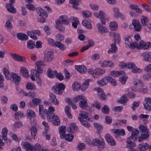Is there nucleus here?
I'll use <instances>...</instances> for the list:
<instances>
[{"label":"nucleus","instance_id":"f257e3e1","mask_svg":"<svg viewBox=\"0 0 151 151\" xmlns=\"http://www.w3.org/2000/svg\"><path fill=\"white\" fill-rule=\"evenodd\" d=\"M132 42L130 37H128L125 38V44L126 46L129 47L131 48L147 49L151 47V43L150 42H145L143 40H140L139 44L138 42H134L132 43Z\"/></svg>","mask_w":151,"mask_h":151},{"label":"nucleus","instance_id":"f03ea898","mask_svg":"<svg viewBox=\"0 0 151 151\" xmlns=\"http://www.w3.org/2000/svg\"><path fill=\"white\" fill-rule=\"evenodd\" d=\"M55 111V109L52 106H49L47 111H46L45 115H46L47 119L48 121L52 120L53 125H59L60 124V121L59 117L55 116L53 112Z\"/></svg>","mask_w":151,"mask_h":151},{"label":"nucleus","instance_id":"7ed1b4c3","mask_svg":"<svg viewBox=\"0 0 151 151\" xmlns=\"http://www.w3.org/2000/svg\"><path fill=\"white\" fill-rule=\"evenodd\" d=\"M139 127L141 133V134L138 139V142H140L149 137V132L147 127L142 124H140Z\"/></svg>","mask_w":151,"mask_h":151},{"label":"nucleus","instance_id":"20e7f679","mask_svg":"<svg viewBox=\"0 0 151 151\" xmlns=\"http://www.w3.org/2000/svg\"><path fill=\"white\" fill-rule=\"evenodd\" d=\"M62 24H68V18L66 16H61L56 22V27L57 29L60 31H63L64 30V28L62 25Z\"/></svg>","mask_w":151,"mask_h":151},{"label":"nucleus","instance_id":"39448f33","mask_svg":"<svg viewBox=\"0 0 151 151\" xmlns=\"http://www.w3.org/2000/svg\"><path fill=\"white\" fill-rule=\"evenodd\" d=\"M65 86L63 83L59 84L57 86H54L52 88V90L54 92L59 95H61L62 93V91L65 89Z\"/></svg>","mask_w":151,"mask_h":151},{"label":"nucleus","instance_id":"423d86ee","mask_svg":"<svg viewBox=\"0 0 151 151\" xmlns=\"http://www.w3.org/2000/svg\"><path fill=\"white\" fill-rule=\"evenodd\" d=\"M53 53L52 51L50 50H45L44 53V59L48 62L51 61L53 58Z\"/></svg>","mask_w":151,"mask_h":151},{"label":"nucleus","instance_id":"0eeeda50","mask_svg":"<svg viewBox=\"0 0 151 151\" xmlns=\"http://www.w3.org/2000/svg\"><path fill=\"white\" fill-rule=\"evenodd\" d=\"M111 78V76L109 75L104 77L103 79L97 81V83L101 86H104L107 84Z\"/></svg>","mask_w":151,"mask_h":151},{"label":"nucleus","instance_id":"6e6552de","mask_svg":"<svg viewBox=\"0 0 151 151\" xmlns=\"http://www.w3.org/2000/svg\"><path fill=\"white\" fill-rule=\"evenodd\" d=\"M94 16L97 18H100L101 19V22L102 24H105V20L104 14L103 12L100 11L99 13L95 12L93 14Z\"/></svg>","mask_w":151,"mask_h":151},{"label":"nucleus","instance_id":"1a4fd4ad","mask_svg":"<svg viewBox=\"0 0 151 151\" xmlns=\"http://www.w3.org/2000/svg\"><path fill=\"white\" fill-rule=\"evenodd\" d=\"M23 146L26 151H36L35 145L33 146L29 143L25 142L23 143Z\"/></svg>","mask_w":151,"mask_h":151},{"label":"nucleus","instance_id":"9d476101","mask_svg":"<svg viewBox=\"0 0 151 151\" xmlns=\"http://www.w3.org/2000/svg\"><path fill=\"white\" fill-rule=\"evenodd\" d=\"M145 101L143 103L144 108L147 111L151 110V106L148 104H151V98L150 97L145 98Z\"/></svg>","mask_w":151,"mask_h":151},{"label":"nucleus","instance_id":"9b49d317","mask_svg":"<svg viewBox=\"0 0 151 151\" xmlns=\"http://www.w3.org/2000/svg\"><path fill=\"white\" fill-rule=\"evenodd\" d=\"M11 56L13 59L15 61L21 62L25 61V59L24 57L17 54L12 53L11 54Z\"/></svg>","mask_w":151,"mask_h":151},{"label":"nucleus","instance_id":"f8f14e48","mask_svg":"<svg viewBox=\"0 0 151 151\" xmlns=\"http://www.w3.org/2000/svg\"><path fill=\"white\" fill-rule=\"evenodd\" d=\"M105 138L106 141L110 145L114 146L116 145L115 141L110 134H106L105 136Z\"/></svg>","mask_w":151,"mask_h":151},{"label":"nucleus","instance_id":"ddd939ff","mask_svg":"<svg viewBox=\"0 0 151 151\" xmlns=\"http://www.w3.org/2000/svg\"><path fill=\"white\" fill-rule=\"evenodd\" d=\"M132 24L134 30L137 31H140L141 30V25L138 20H134L132 22Z\"/></svg>","mask_w":151,"mask_h":151},{"label":"nucleus","instance_id":"4468645a","mask_svg":"<svg viewBox=\"0 0 151 151\" xmlns=\"http://www.w3.org/2000/svg\"><path fill=\"white\" fill-rule=\"evenodd\" d=\"M139 131L137 129H134L133 130V132L132 133L131 136L129 138L131 139L134 140H135L139 137Z\"/></svg>","mask_w":151,"mask_h":151},{"label":"nucleus","instance_id":"2eb2a0df","mask_svg":"<svg viewBox=\"0 0 151 151\" xmlns=\"http://www.w3.org/2000/svg\"><path fill=\"white\" fill-rule=\"evenodd\" d=\"M143 57V60L145 61L151 63V52H145L142 54Z\"/></svg>","mask_w":151,"mask_h":151},{"label":"nucleus","instance_id":"dca6fc26","mask_svg":"<svg viewBox=\"0 0 151 151\" xmlns=\"http://www.w3.org/2000/svg\"><path fill=\"white\" fill-rule=\"evenodd\" d=\"M98 31L101 33H104L108 32V29L105 26H102L100 23H98L96 25Z\"/></svg>","mask_w":151,"mask_h":151},{"label":"nucleus","instance_id":"f3484780","mask_svg":"<svg viewBox=\"0 0 151 151\" xmlns=\"http://www.w3.org/2000/svg\"><path fill=\"white\" fill-rule=\"evenodd\" d=\"M36 10L38 15L42 17L47 18V14L45 11L42 8L38 7L36 9Z\"/></svg>","mask_w":151,"mask_h":151},{"label":"nucleus","instance_id":"a211bd4d","mask_svg":"<svg viewBox=\"0 0 151 151\" xmlns=\"http://www.w3.org/2000/svg\"><path fill=\"white\" fill-rule=\"evenodd\" d=\"M77 127L76 123L72 122L70 125L69 127L67 128V130L68 132H74L76 131Z\"/></svg>","mask_w":151,"mask_h":151},{"label":"nucleus","instance_id":"6ab92c4d","mask_svg":"<svg viewBox=\"0 0 151 151\" xmlns=\"http://www.w3.org/2000/svg\"><path fill=\"white\" fill-rule=\"evenodd\" d=\"M97 91L99 98L102 100L105 99L106 98V96L105 95L104 91L101 88H100L98 89Z\"/></svg>","mask_w":151,"mask_h":151},{"label":"nucleus","instance_id":"aec40b11","mask_svg":"<svg viewBox=\"0 0 151 151\" xmlns=\"http://www.w3.org/2000/svg\"><path fill=\"white\" fill-rule=\"evenodd\" d=\"M39 114L40 116L43 119L45 118V114L46 111H47V110H44V108L42 105H39Z\"/></svg>","mask_w":151,"mask_h":151},{"label":"nucleus","instance_id":"412c9836","mask_svg":"<svg viewBox=\"0 0 151 151\" xmlns=\"http://www.w3.org/2000/svg\"><path fill=\"white\" fill-rule=\"evenodd\" d=\"M149 148L148 144L145 142L140 144L139 145V151H145Z\"/></svg>","mask_w":151,"mask_h":151},{"label":"nucleus","instance_id":"4be33fe9","mask_svg":"<svg viewBox=\"0 0 151 151\" xmlns=\"http://www.w3.org/2000/svg\"><path fill=\"white\" fill-rule=\"evenodd\" d=\"M11 76L13 79V81L16 83H18L21 80V77L16 73H12Z\"/></svg>","mask_w":151,"mask_h":151},{"label":"nucleus","instance_id":"5701e85b","mask_svg":"<svg viewBox=\"0 0 151 151\" xmlns=\"http://www.w3.org/2000/svg\"><path fill=\"white\" fill-rule=\"evenodd\" d=\"M129 8L131 9L135 10L136 12L138 14H141L142 13V10L136 4H131L129 6Z\"/></svg>","mask_w":151,"mask_h":151},{"label":"nucleus","instance_id":"b1692460","mask_svg":"<svg viewBox=\"0 0 151 151\" xmlns=\"http://www.w3.org/2000/svg\"><path fill=\"white\" fill-rule=\"evenodd\" d=\"M75 68L79 73H83L87 71L86 68L83 65H77L75 66Z\"/></svg>","mask_w":151,"mask_h":151},{"label":"nucleus","instance_id":"393cba45","mask_svg":"<svg viewBox=\"0 0 151 151\" xmlns=\"http://www.w3.org/2000/svg\"><path fill=\"white\" fill-rule=\"evenodd\" d=\"M91 80V79H87L85 80L82 85L80 86V88L83 91H85L88 87L89 82Z\"/></svg>","mask_w":151,"mask_h":151},{"label":"nucleus","instance_id":"a878e982","mask_svg":"<svg viewBox=\"0 0 151 151\" xmlns=\"http://www.w3.org/2000/svg\"><path fill=\"white\" fill-rule=\"evenodd\" d=\"M101 66L102 67H111L113 65V63L111 61H104L100 63Z\"/></svg>","mask_w":151,"mask_h":151},{"label":"nucleus","instance_id":"bb28decb","mask_svg":"<svg viewBox=\"0 0 151 151\" xmlns=\"http://www.w3.org/2000/svg\"><path fill=\"white\" fill-rule=\"evenodd\" d=\"M7 10L9 12L13 14L16 13V10L13 6V5L11 4H7L6 5Z\"/></svg>","mask_w":151,"mask_h":151},{"label":"nucleus","instance_id":"cd10ccee","mask_svg":"<svg viewBox=\"0 0 151 151\" xmlns=\"http://www.w3.org/2000/svg\"><path fill=\"white\" fill-rule=\"evenodd\" d=\"M28 35L32 39L36 40L37 39V37L35 35V34L36 33L38 35H40V32L38 31L34 33L32 31H28L27 32Z\"/></svg>","mask_w":151,"mask_h":151},{"label":"nucleus","instance_id":"c85d7f7f","mask_svg":"<svg viewBox=\"0 0 151 151\" xmlns=\"http://www.w3.org/2000/svg\"><path fill=\"white\" fill-rule=\"evenodd\" d=\"M8 132V129L5 127L3 128L1 132V137L3 140L6 141L7 139V135Z\"/></svg>","mask_w":151,"mask_h":151},{"label":"nucleus","instance_id":"c756f323","mask_svg":"<svg viewBox=\"0 0 151 151\" xmlns=\"http://www.w3.org/2000/svg\"><path fill=\"white\" fill-rule=\"evenodd\" d=\"M57 73V71L55 70L53 71L51 69L48 68L47 70V75L48 77L50 78H53L55 76Z\"/></svg>","mask_w":151,"mask_h":151},{"label":"nucleus","instance_id":"7c9ffc66","mask_svg":"<svg viewBox=\"0 0 151 151\" xmlns=\"http://www.w3.org/2000/svg\"><path fill=\"white\" fill-rule=\"evenodd\" d=\"M55 46L62 51L65 50L66 49L65 45L60 41H56V43H55Z\"/></svg>","mask_w":151,"mask_h":151},{"label":"nucleus","instance_id":"2f4dec72","mask_svg":"<svg viewBox=\"0 0 151 151\" xmlns=\"http://www.w3.org/2000/svg\"><path fill=\"white\" fill-rule=\"evenodd\" d=\"M17 35L18 39L22 41L26 40L28 39V36L25 34L19 33L17 34Z\"/></svg>","mask_w":151,"mask_h":151},{"label":"nucleus","instance_id":"473e14b6","mask_svg":"<svg viewBox=\"0 0 151 151\" xmlns=\"http://www.w3.org/2000/svg\"><path fill=\"white\" fill-rule=\"evenodd\" d=\"M50 99L52 103L56 105H58L59 104V101L56 98L55 96L52 94H50Z\"/></svg>","mask_w":151,"mask_h":151},{"label":"nucleus","instance_id":"72a5a7b5","mask_svg":"<svg viewBox=\"0 0 151 151\" xmlns=\"http://www.w3.org/2000/svg\"><path fill=\"white\" fill-rule=\"evenodd\" d=\"M66 130V127L65 126H61L60 127V138L61 139L64 138Z\"/></svg>","mask_w":151,"mask_h":151},{"label":"nucleus","instance_id":"f704fd0d","mask_svg":"<svg viewBox=\"0 0 151 151\" xmlns=\"http://www.w3.org/2000/svg\"><path fill=\"white\" fill-rule=\"evenodd\" d=\"M31 72L33 74H35V76L37 78L36 79V81L37 82V84L39 86H40L41 85V81L38 75L36 73V71L35 70L32 69L31 70Z\"/></svg>","mask_w":151,"mask_h":151},{"label":"nucleus","instance_id":"c9c22d12","mask_svg":"<svg viewBox=\"0 0 151 151\" xmlns=\"http://www.w3.org/2000/svg\"><path fill=\"white\" fill-rule=\"evenodd\" d=\"M27 47L28 49H32L35 47V45L34 41L29 40L27 42Z\"/></svg>","mask_w":151,"mask_h":151},{"label":"nucleus","instance_id":"e433bc0d","mask_svg":"<svg viewBox=\"0 0 151 151\" xmlns=\"http://www.w3.org/2000/svg\"><path fill=\"white\" fill-rule=\"evenodd\" d=\"M27 115L28 118L30 119L32 117L34 118L36 116L35 112L31 109H28L27 111Z\"/></svg>","mask_w":151,"mask_h":151},{"label":"nucleus","instance_id":"4c0bfd02","mask_svg":"<svg viewBox=\"0 0 151 151\" xmlns=\"http://www.w3.org/2000/svg\"><path fill=\"white\" fill-rule=\"evenodd\" d=\"M132 140V139L128 138L126 141V143L127 144V147L132 149V148L135 145V143L131 141Z\"/></svg>","mask_w":151,"mask_h":151},{"label":"nucleus","instance_id":"58836bf2","mask_svg":"<svg viewBox=\"0 0 151 151\" xmlns=\"http://www.w3.org/2000/svg\"><path fill=\"white\" fill-rule=\"evenodd\" d=\"M30 129L32 137L34 139L37 132V129L35 126H32Z\"/></svg>","mask_w":151,"mask_h":151},{"label":"nucleus","instance_id":"ea45409f","mask_svg":"<svg viewBox=\"0 0 151 151\" xmlns=\"http://www.w3.org/2000/svg\"><path fill=\"white\" fill-rule=\"evenodd\" d=\"M80 107L83 109H85L87 106V100L86 99H83L80 101L79 104Z\"/></svg>","mask_w":151,"mask_h":151},{"label":"nucleus","instance_id":"a19ab883","mask_svg":"<svg viewBox=\"0 0 151 151\" xmlns=\"http://www.w3.org/2000/svg\"><path fill=\"white\" fill-rule=\"evenodd\" d=\"M110 75L114 77H117L120 75L124 74V72L122 71H113L111 72Z\"/></svg>","mask_w":151,"mask_h":151},{"label":"nucleus","instance_id":"79ce46f5","mask_svg":"<svg viewBox=\"0 0 151 151\" xmlns=\"http://www.w3.org/2000/svg\"><path fill=\"white\" fill-rule=\"evenodd\" d=\"M82 24L87 28L90 29L91 27L90 22L86 19H84L82 22Z\"/></svg>","mask_w":151,"mask_h":151},{"label":"nucleus","instance_id":"37998d69","mask_svg":"<svg viewBox=\"0 0 151 151\" xmlns=\"http://www.w3.org/2000/svg\"><path fill=\"white\" fill-rule=\"evenodd\" d=\"M78 119L82 124L85 127L88 128L90 127V124L87 121L84 120L81 117H78Z\"/></svg>","mask_w":151,"mask_h":151},{"label":"nucleus","instance_id":"c03bdc74","mask_svg":"<svg viewBox=\"0 0 151 151\" xmlns=\"http://www.w3.org/2000/svg\"><path fill=\"white\" fill-rule=\"evenodd\" d=\"M20 72L22 75L25 77H27L28 75V71L26 68L24 67H21Z\"/></svg>","mask_w":151,"mask_h":151},{"label":"nucleus","instance_id":"a18cd8bd","mask_svg":"<svg viewBox=\"0 0 151 151\" xmlns=\"http://www.w3.org/2000/svg\"><path fill=\"white\" fill-rule=\"evenodd\" d=\"M111 50H108V53L109 54H112L115 52L117 50V48L114 44H112L111 45Z\"/></svg>","mask_w":151,"mask_h":151},{"label":"nucleus","instance_id":"49530a36","mask_svg":"<svg viewBox=\"0 0 151 151\" xmlns=\"http://www.w3.org/2000/svg\"><path fill=\"white\" fill-rule=\"evenodd\" d=\"M109 26L110 29L112 30H115L118 28V24L116 22H111Z\"/></svg>","mask_w":151,"mask_h":151},{"label":"nucleus","instance_id":"de8ad7c7","mask_svg":"<svg viewBox=\"0 0 151 151\" xmlns=\"http://www.w3.org/2000/svg\"><path fill=\"white\" fill-rule=\"evenodd\" d=\"M65 113L67 114L68 117L71 118L72 116L70 114V107L69 105H67L65 108Z\"/></svg>","mask_w":151,"mask_h":151},{"label":"nucleus","instance_id":"09e8293b","mask_svg":"<svg viewBox=\"0 0 151 151\" xmlns=\"http://www.w3.org/2000/svg\"><path fill=\"white\" fill-rule=\"evenodd\" d=\"M100 141V140L96 138L93 139L92 140H90V142H88V144L90 145H93L95 146H97L99 143Z\"/></svg>","mask_w":151,"mask_h":151},{"label":"nucleus","instance_id":"8fccbe9b","mask_svg":"<svg viewBox=\"0 0 151 151\" xmlns=\"http://www.w3.org/2000/svg\"><path fill=\"white\" fill-rule=\"evenodd\" d=\"M115 134L123 136L125 134L124 130L123 129H117L114 132Z\"/></svg>","mask_w":151,"mask_h":151},{"label":"nucleus","instance_id":"3c124183","mask_svg":"<svg viewBox=\"0 0 151 151\" xmlns=\"http://www.w3.org/2000/svg\"><path fill=\"white\" fill-rule=\"evenodd\" d=\"M106 70L104 69L101 68H97L95 69V73L97 75V78L98 77L99 75H102L104 73Z\"/></svg>","mask_w":151,"mask_h":151},{"label":"nucleus","instance_id":"603ef678","mask_svg":"<svg viewBox=\"0 0 151 151\" xmlns=\"http://www.w3.org/2000/svg\"><path fill=\"white\" fill-rule=\"evenodd\" d=\"M3 71L5 77L7 79H10L11 76L10 75V73L7 69L5 68L3 69Z\"/></svg>","mask_w":151,"mask_h":151},{"label":"nucleus","instance_id":"864d4df0","mask_svg":"<svg viewBox=\"0 0 151 151\" xmlns=\"http://www.w3.org/2000/svg\"><path fill=\"white\" fill-rule=\"evenodd\" d=\"M26 88L28 90H34L36 89L35 85L32 83H28L26 85Z\"/></svg>","mask_w":151,"mask_h":151},{"label":"nucleus","instance_id":"5fc2aeb1","mask_svg":"<svg viewBox=\"0 0 151 151\" xmlns=\"http://www.w3.org/2000/svg\"><path fill=\"white\" fill-rule=\"evenodd\" d=\"M23 116V114L21 111H18L16 112L15 114L14 117L17 120L19 119V117L20 118H22Z\"/></svg>","mask_w":151,"mask_h":151},{"label":"nucleus","instance_id":"6e6d98bb","mask_svg":"<svg viewBox=\"0 0 151 151\" xmlns=\"http://www.w3.org/2000/svg\"><path fill=\"white\" fill-rule=\"evenodd\" d=\"M113 34L114 36V40L115 42L116 43H118L120 41L119 34L116 33H113Z\"/></svg>","mask_w":151,"mask_h":151},{"label":"nucleus","instance_id":"4d7b16f0","mask_svg":"<svg viewBox=\"0 0 151 151\" xmlns=\"http://www.w3.org/2000/svg\"><path fill=\"white\" fill-rule=\"evenodd\" d=\"M73 138V136L70 134H68L65 135L64 138L67 141L69 142L71 141Z\"/></svg>","mask_w":151,"mask_h":151},{"label":"nucleus","instance_id":"13d9d810","mask_svg":"<svg viewBox=\"0 0 151 151\" xmlns=\"http://www.w3.org/2000/svg\"><path fill=\"white\" fill-rule=\"evenodd\" d=\"M149 21V20L148 19V18L144 16H142V18L141 19V22L142 24L144 26H146L147 23H148Z\"/></svg>","mask_w":151,"mask_h":151},{"label":"nucleus","instance_id":"bf43d9fd","mask_svg":"<svg viewBox=\"0 0 151 151\" xmlns=\"http://www.w3.org/2000/svg\"><path fill=\"white\" fill-rule=\"evenodd\" d=\"M36 151H45V150L43 149V147L40 144L36 143L35 144Z\"/></svg>","mask_w":151,"mask_h":151},{"label":"nucleus","instance_id":"052dcab7","mask_svg":"<svg viewBox=\"0 0 151 151\" xmlns=\"http://www.w3.org/2000/svg\"><path fill=\"white\" fill-rule=\"evenodd\" d=\"M89 74L91 75L94 78H97V75L95 73V69L93 70L91 69H89L88 70Z\"/></svg>","mask_w":151,"mask_h":151},{"label":"nucleus","instance_id":"680f3d73","mask_svg":"<svg viewBox=\"0 0 151 151\" xmlns=\"http://www.w3.org/2000/svg\"><path fill=\"white\" fill-rule=\"evenodd\" d=\"M134 63H130L129 62H128L124 64V65H123V66L127 68L131 69L132 68V67L134 66Z\"/></svg>","mask_w":151,"mask_h":151},{"label":"nucleus","instance_id":"e2e57ef3","mask_svg":"<svg viewBox=\"0 0 151 151\" xmlns=\"http://www.w3.org/2000/svg\"><path fill=\"white\" fill-rule=\"evenodd\" d=\"M93 43L92 42V43H89V45H87L82 47L81 50V52H83L85 50L88 49L89 47L93 46Z\"/></svg>","mask_w":151,"mask_h":151},{"label":"nucleus","instance_id":"0e129e2a","mask_svg":"<svg viewBox=\"0 0 151 151\" xmlns=\"http://www.w3.org/2000/svg\"><path fill=\"white\" fill-rule=\"evenodd\" d=\"M102 111L105 114H108L109 112V110L108 106L106 105H104V106L101 109Z\"/></svg>","mask_w":151,"mask_h":151},{"label":"nucleus","instance_id":"69168bd1","mask_svg":"<svg viewBox=\"0 0 151 151\" xmlns=\"http://www.w3.org/2000/svg\"><path fill=\"white\" fill-rule=\"evenodd\" d=\"M73 89L74 91H76L80 88V86L79 84L77 82H75L72 85Z\"/></svg>","mask_w":151,"mask_h":151},{"label":"nucleus","instance_id":"338daca9","mask_svg":"<svg viewBox=\"0 0 151 151\" xmlns=\"http://www.w3.org/2000/svg\"><path fill=\"white\" fill-rule=\"evenodd\" d=\"M79 116L83 118L86 119L88 116V114L86 112L81 111L80 112Z\"/></svg>","mask_w":151,"mask_h":151},{"label":"nucleus","instance_id":"774afa93","mask_svg":"<svg viewBox=\"0 0 151 151\" xmlns=\"http://www.w3.org/2000/svg\"><path fill=\"white\" fill-rule=\"evenodd\" d=\"M83 16L85 18L89 17L91 15V12L88 11H85L83 12Z\"/></svg>","mask_w":151,"mask_h":151}]
</instances>
